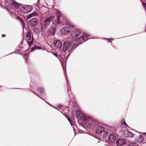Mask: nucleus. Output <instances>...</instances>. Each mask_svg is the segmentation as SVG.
Instances as JSON below:
<instances>
[{
  "label": "nucleus",
  "mask_w": 146,
  "mask_h": 146,
  "mask_svg": "<svg viewBox=\"0 0 146 146\" xmlns=\"http://www.w3.org/2000/svg\"><path fill=\"white\" fill-rule=\"evenodd\" d=\"M48 13H46L43 14L41 16L42 19H43V25L44 27L47 28L50 25L51 22H52L54 18V17L53 15H52L50 17H48L47 16Z\"/></svg>",
  "instance_id": "nucleus-1"
},
{
  "label": "nucleus",
  "mask_w": 146,
  "mask_h": 146,
  "mask_svg": "<svg viewBox=\"0 0 146 146\" xmlns=\"http://www.w3.org/2000/svg\"><path fill=\"white\" fill-rule=\"evenodd\" d=\"M74 44L72 42L66 41L63 44V51L65 52V55L66 54L68 57L69 55L72 51Z\"/></svg>",
  "instance_id": "nucleus-2"
},
{
  "label": "nucleus",
  "mask_w": 146,
  "mask_h": 146,
  "mask_svg": "<svg viewBox=\"0 0 146 146\" xmlns=\"http://www.w3.org/2000/svg\"><path fill=\"white\" fill-rule=\"evenodd\" d=\"M89 36L88 35L84 34L81 36L80 37L76 39V40L78 42L79 44H81L87 40L89 38L88 37Z\"/></svg>",
  "instance_id": "nucleus-3"
},
{
  "label": "nucleus",
  "mask_w": 146,
  "mask_h": 146,
  "mask_svg": "<svg viewBox=\"0 0 146 146\" xmlns=\"http://www.w3.org/2000/svg\"><path fill=\"white\" fill-rule=\"evenodd\" d=\"M104 129L102 127L98 126L96 128V132L97 133H100L102 134H103V136L106 137L108 135V134L107 132L104 131Z\"/></svg>",
  "instance_id": "nucleus-4"
},
{
  "label": "nucleus",
  "mask_w": 146,
  "mask_h": 146,
  "mask_svg": "<svg viewBox=\"0 0 146 146\" xmlns=\"http://www.w3.org/2000/svg\"><path fill=\"white\" fill-rule=\"evenodd\" d=\"M32 7L29 6H23L20 8V11L22 12L27 13L30 12L32 10Z\"/></svg>",
  "instance_id": "nucleus-5"
},
{
  "label": "nucleus",
  "mask_w": 146,
  "mask_h": 146,
  "mask_svg": "<svg viewBox=\"0 0 146 146\" xmlns=\"http://www.w3.org/2000/svg\"><path fill=\"white\" fill-rule=\"evenodd\" d=\"M70 31V28L68 27H63L61 30V33L63 35H69Z\"/></svg>",
  "instance_id": "nucleus-6"
},
{
  "label": "nucleus",
  "mask_w": 146,
  "mask_h": 146,
  "mask_svg": "<svg viewBox=\"0 0 146 146\" xmlns=\"http://www.w3.org/2000/svg\"><path fill=\"white\" fill-rule=\"evenodd\" d=\"M37 24V21L35 18H34L30 20L28 22V24L29 26L34 27Z\"/></svg>",
  "instance_id": "nucleus-7"
},
{
  "label": "nucleus",
  "mask_w": 146,
  "mask_h": 146,
  "mask_svg": "<svg viewBox=\"0 0 146 146\" xmlns=\"http://www.w3.org/2000/svg\"><path fill=\"white\" fill-rule=\"evenodd\" d=\"M126 143V140L122 139H118L116 142V144L117 146H121Z\"/></svg>",
  "instance_id": "nucleus-8"
},
{
  "label": "nucleus",
  "mask_w": 146,
  "mask_h": 146,
  "mask_svg": "<svg viewBox=\"0 0 146 146\" xmlns=\"http://www.w3.org/2000/svg\"><path fill=\"white\" fill-rule=\"evenodd\" d=\"M81 33V31L75 29L74 31L72 32L71 33V35L73 37H76L80 35Z\"/></svg>",
  "instance_id": "nucleus-9"
},
{
  "label": "nucleus",
  "mask_w": 146,
  "mask_h": 146,
  "mask_svg": "<svg viewBox=\"0 0 146 146\" xmlns=\"http://www.w3.org/2000/svg\"><path fill=\"white\" fill-rule=\"evenodd\" d=\"M53 25L50 27L49 29V32L50 34L52 35H54L55 33L56 30V26L54 23H53Z\"/></svg>",
  "instance_id": "nucleus-10"
},
{
  "label": "nucleus",
  "mask_w": 146,
  "mask_h": 146,
  "mask_svg": "<svg viewBox=\"0 0 146 146\" xmlns=\"http://www.w3.org/2000/svg\"><path fill=\"white\" fill-rule=\"evenodd\" d=\"M123 134L125 137H133L134 136V135H135V134H133L127 130L124 131Z\"/></svg>",
  "instance_id": "nucleus-11"
},
{
  "label": "nucleus",
  "mask_w": 146,
  "mask_h": 146,
  "mask_svg": "<svg viewBox=\"0 0 146 146\" xmlns=\"http://www.w3.org/2000/svg\"><path fill=\"white\" fill-rule=\"evenodd\" d=\"M116 140L115 135L113 134H111L108 137V143L113 142L115 141Z\"/></svg>",
  "instance_id": "nucleus-12"
},
{
  "label": "nucleus",
  "mask_w": 146,
  "mask_h": 146,
  "mask_svg": "<svg viewBox=\"0 0 146 146\" xmlns=\"http://www.w3.org/2000/svg\"><path fill=\"white\" fill-rule=\"evenodd\" d=\"M88 125L89 126H92L95 125L96 122L93 119L89 117L88 118Z\"/></svg>",
  "instance_id": "nucleus-13"
},
{
  "label": "nucleus",
  "mask_w": 146,
  "mask_h": 146,
  "mask_svg": "<svg viewBox=\"0 0 146 146\" xmlns=\"http://www.w3.org/2000/svg\"><path fill=\"white\" fill-rule=\"evenodd\" d=\"M54 44L56 47L60 48L62 47V44L60 41L56 40L54 41Z\"/></svg>",
  "instance_id": "nucleus-14"
},
{
  "label": "nucleus",
  "mask_w": 146,
  "mask_h": 146,
  "mask_svg": "<svg viewBox=\"0 0 146 146\" xmlns=\"http://www.w3.org/2000/svg\"><path fill=\"white\" fill-rule=\"evenodd\" d=\"M38 14L36 12H34L33 13L29 14L27 17V19H29L32 17H34L36 16H38Z\"/></svg>",
  "instance_id": "nucleus-15"
},
{
  "label": "nucleus",
  "mask_w": 146,
  "mask_h": 146,
  "mask_svg": "<svg viewBox=\"0 0 146 146\" xmlns=\"http://www.w3.org/2000/svg\"><path fill=\"white\" fill-rule=\"evenodd\" d=\"M12 2L11 0H6L4 3V4L6 7H8L10 5L11 6Z\"/></svg>",
  "instance_id": "nucleus-16"
},
{
  "label": "nucleus",
  "mask_w": 146,
  "mask_h": 146,
  "mask_svg": "<svg viewBox=\"0 0 146 146\" xmlns=\"http://www.w3.org/2000/svg\"><path fill=\"white\" fill-rule=\"evenodd\" d=\"M25 38L27 40H29L31 39V34L30 32L28 33L27 34Z\"/></svg>",
  "instance_id": "nucleus-17"
},
{
  "label": "nucleus",
  "mask_w": 146,
  "mask_h": 146,
  "mask_svg": "<svg viewBox=\"0 0 146 146\" xmlns=\"http://www.w3.org/2000/svg\"><path fill=\"white\" fill-rule=\"evenodd\" d=\"M20 22L21 23L22 27L24 28L25 26V22L24 21L21 19H19Z\"/></svg>",
  "instance_id": "nucleus-18"
},
{
  "label": "nucleus",
  "mask_w": 146,
  "mask_h": 146,
  "mask_svg": "<svg viewBox=\"0 0 146 146\" xmlns=\"http://www.w3.org/2000/svg\"><path fill=\"white\" fill-rule=\"evenodd\" d=\"M143 140V138L142 137L140 136L138 139L137 141L139 143H141Z\"/></svg>",
  "instance_id": "nucleus-19"
},
{
  "label": "nucleus",
  "mask_w": 146,
  "mask_h": 146,
  "mask_svg": "<svg viewBox=\"0 0 146 146\" xmlns=\"http://www.w3.org/2000/svg\"><path fill=\"white\" fill-rule=\"evenodd\" d=\"M36 90L42 93H44V90L43 88L41 87L37 88H36Z\"/></svg>",
  "instance_id": "nucleus-20"
},
{
  "label": "nucleus",
  "mask_w": 146,
  "mask_h": 146,
  "mask_svg": "<svg viewBox=\"0 0 146 146\" xmlns=\"http://www.w3.org/2000/svg\"><path fill=\"white\" fill-rule=\"evenodd\" d=\"M56 14L57 18H60L61 16V13L59 11H57L56 12Z\"/></svg>",
  "instance_id": "nucleus-21"
},
{
  "label": "nucleus",
  "mask_w": 146,
  "mask_h": 146,
  "mask_svg": "<svg viewBox=\"0 0 146 146\" xmlns=\"http://www.w3.org/2000/svg\"><path fill=\"white\" fill-rule=\"evenodd\" d=\"M66 81H67V88H68V92L69 93H69V92H70V84H69L68 82H67V79H66Z\"/></svg>",
  "instance_id": "nucleus-22"
},
{
  "label": "nucleus",
  "mask_w": 146,
  "mask_h": 146,
  "mask_svg": "<svg viewBox=\"0 0 146 146\" xmlns=\"http://www.w3.org/2000/svg\"><path fill=\"white\" fill-rule=\"evenodd\" d=\"M137 144L135 143L132 142L128 146H138Z\"/></svg>",
  "instance_id": "nucleus-23"
},
{
  "label": "nucleus",
  "mask_w": 146,
  "mask_h": 146,
  "mask_svg": "<svg viewBox=\"0 0 146 146\" xmlns=\"http://www.w3.org/2000/svg\"><path fill=\"white\" fill-rule=\"evenodd\" d=\"M33 31L34 32L36 33H39L40 31V30H39V29L37 28H35L33 30Z\"/></svg>",
  "instance_id": "nucleus-24"
},
{
  "label": "nucleus",
  "mask_w": 146,
  "mask_h": 146,
  "mask_svg": "<svg viewBox=\"0 0 146 146\" xmlns=\"http://www.w3.org/2000/svg\"><path fill=\"white\" fill-rule=\"evenodd\" d=\"M61 23V22L60 20V18H57V23L58 25H60Z\"/></svg>",
  "instance_id": "nucleus-25"
},
{
  "label": "nucleus",
  "mask_w": 146,
  "mask_h": 146,
  "mask_svg": "<svg viewBox=\"0 0 146 146\" xmlns=\"http://www.w3.org/2000/svg\"><path fill=\"white\" fill-rule=\"evenodd\" d=\"M80 110H78L76 111V114L78 115V116H80V115L79 114L80 113Z\"/></svg>",
  "instance_id": "nucleus-26"
},
{
  "label": "nucleus",
  "mask_w": 146,
  "mask_h": 146,
  "mask_svg": "<svg viewBox=\"0 0 146 146\" xmlns=\"http://www.w3.org/2000/svg\"><path fill=\"white\" fill-rule=\"evenodd\" d=\"M28 43L29 46H31V44H32L31 42L28 41Z\"/></svg>",
  "instance_id": "nucleus-27"
},
{
  "label": "nucleus",
  "mask_w": 146,
  "mask_h": 146,
  "mask_svg": "<svg viewBox=\"0 0 146 146\" xmlns=\"http://www.w3.org/2000/svg\"><path fill=\"white\" fill-rule=\"evenodd\" d=\"M66 117H67L68 120V121H69V122H70V123L71 124V125H72V124H71V120L68 117H67L66 116Z\"/></svg>",
  "instance_id": "nucleus-28"
},
{
  "label": "nucleus",
  "mask_w": 146,
  "mask_h": 146,
  "mask_svg": "<svg viewBox=\"0 0 146 146\" xmlns=\"http://www.w3.org/2000/svg\"><path fill=\"white\" fill-rule=\"evenodd\" d=\"M121 122L123 124V125H127V124L126 123H125V121H123H123H121Z\"/></svg>",
  "instance_id": "nucleus-29"
},
{
  "label": "nucleus",
  "mask_w": 146,
  "mask_h": 146,
  "mask_svg": "<svg viewBox=\"0 0 146 146\" xmlns=\"http://www.w3.org/2000/svg\"><path fill=\"white\" fill-rule=\"evenodd\" d=\"M53 55L54 56H56V57H57V56H58L57 54L56 53H53Z\"/></svg>",
  "instance_id": "nucleus-30"
},
{
  "label": "nucleus",
  "mask_w": 146,
  "mask_h": 146,
  "mask_svg": "<svg viewBox=\"0 0 146 146\" xmlns=\"http://www.w3.org/2000/svg\"><path fill=\"white\" fill-rule=\"evenodd\" d=\"M61 106H62L60 105H59V106H58V108H60Z\"/></svg>",
  "instance_id": "nucleus-31"
},
{
  "label": "nucleus",
  "mask_w": 146,
  "mask_h": 146,
  "mask_svg": "<svg viewBox=\"0 0 146 146\" xmlns=\"http://www.w3.org/2000/svg\"><path fill=\"white\" fill-rule=\"evenodd\" d=\"M25 60L26 61V63H27V60H28V58H25Z\"/></svg>",
  "instance_id": "nucleus-32"
},
{
  "label": "nucleus",
  "mask_w": 146,
  "mask_h": 146,
  "mask_svg": "<svg viewBox=\"0 0 146 146\" xmlns=\"http://www.w3.org/2000/svg\"><path fill=\"white\" fill-rule=\"evenodd\" d=\"M15 7L16 9H17L18 8V6L16 5V7Z\"/></svg>",
  "instance_id": "nucleus-33"
},
{
  "label": "nucleus",
  "mask_w": 146,
  "mask_h": 146,
  "mask_svg": "<svg viewBox=\"0 0 146 146\" xmlns=\"http://www.w3.org/2000/svg\"><path fill=\"white\" fill-rule=\"evenodd\" d=\"M143 5L145 7H146V4H143Z\"/></svg>",
  "instance_id": "nucleus-34"
},
{
  "label": "nucleus",
  "mask_w": 146,
  "mask_h": 146,
  "mask_svg": "<svg viewBox=\"0 0 146 146\" xmlns=\"http://www.w3.org/2000/svg\"><path fill=\"white\" fill-rule=\"evenodd\" d=\"M143 134H145L146 136V133H144Z\"/></svg>",
  "instance_id": "nucleus-35"
},
{
  "label": "nucleus",
  "mask_w": 146,
  "mask_h": 146,
  "mask_svg": "<svg viewBox=\"0 0 146 146\" xmlns=\"http://www.w3.org/2000/svg\"><path fill=\"white\" fill-rule=\"evenodd\" d=\"M106 39L108 40H110V39L109 38H106Z\"/></svg>",
  "instance_id": "nucleus-36"
},
{
  "label": "nucleus",
  "mask_w": 146,
  "mask_h": 146,
  "mask_svg": "<svg viewBox=\"0 0 146 146\" xmlns=\"http://www.w3.org/2000/svg\"><path fill=\"white\" fill-rule=\"evenodd\" d=\"M2 37H4V36H4V35H2Z\"/></svg>",
  "instance_id": "nucleus-37"
},
{
  "label": "nucleus",
  "mask_w": 146,
  "mask_h": 146,
  "mask_svg": "<svg viewBox=\"0 0 146 146\" xmlns=\"http://www.w3.org/2000/svg\"><path fill=\"white\" fill-rule=\"evenodd\" d=\"M111 39L110 40V42H111Z\"/></svg>",
  "instance_id": "nucleus-38"
},
{
  "label": "nucleus",
  "mask_w": 146,
  "mask_h": 146,
  "mask_svg": "<svg viewBox=\"0 0 146 146\" xmlns=\"http://www.w3.org/2000/svg\"><path fill=\"white\" fill-rule=\"evenodd\" d=\"M51 106H52L51 105H50V104H49Z\"/></svg>",
  "instance_id": "nucleus-39"
},
{
  "label": "nucleus",
  "mask_w": 146,
  "mask_h": 146,
  "mask_svg": "<svg viewBox=\"0 0 146 146\" xmlns=\"http://www.w3.org/2000/svg\"><path fill=\"white\" fill-rule=\"evenodd\" d=\"M33 93H34V94H35L36 95H37L36 94H35V93H34V92H32Z\"/></svg>",
  "instance_id": "nucleus-40"
},
{
  "label": "nucleus",
  "mask_w": 146,
  "mask_h": 146,
  "mask_svg": "<svg viewBox=\"0 0 146 146\" xmlns=\"http://www.w3.org/2000/svg\"><path fill=\"white\" fill-rule=\"evenodd\" d=\"M112 40H113V39H112Z\"/></svg>",
  "instance_id": "nucleus-41"
}]
</instances>
